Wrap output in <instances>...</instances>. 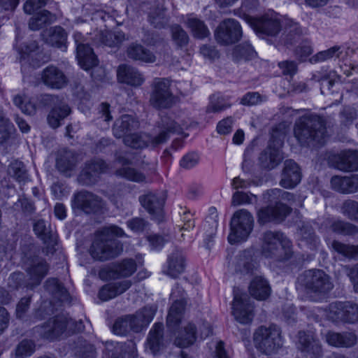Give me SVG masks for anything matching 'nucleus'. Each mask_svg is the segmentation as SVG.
<instances>
[{"instance_id": "6e6d98bb", "label": "nucleus", "mask_w": 358, "mask_h": 358, "mask_svg": "<svg viewBox=\"0 0 358 358\" xmlns=\"http://www.w3.org/2000/svg\"><path fill=\"white\" fill-rule=\"evenodd\" d=\"M8 173L19 182H24L28 178L24 164L20 161L12 162L8 169Z\"/></svg>"}, {"instance_id": "a878e982", "label": "nucleus", "mask_w": 358, "mask_h": 358, "mask_svg": "<svg viewBox=\"0 0 358 358\" xmlns=\"http://www.w3.org/2000/svg\"><path fill=\"white\" fill-rule=\"evenodd\" d=\"M20 62H27L34 67H37L41 64L45 62L43 56L41 52L38 43L36 41H31L24 44L19 50Z\"/></svg>"}, {"instance_id": "72a5a7b5", "label": "nucleus", "mask_w": 358, "mask_h": 358, "mask_svg": "<svg viewBox=\"0 0 358 358\" xmlns=\"http://www.w3.org/2000/svg\"><path fill=\"white\" fill-rule=\"evenodd\" d=\"M127 55L133 60L145 63H154L156 61V56L152 51L136 43H132L128 46Z\"/></svg>"}, {"instance_id": "e433bc0d", "label": "nucleus", "mask_w": 358, "mask_h": 358, "mask_svg": "<svg viewBox=\"0 0 358 358\" xmlns=\"http://www.w3.org/2000/svg\"><path fill=\"white\" fill-rule=\"evenodd\" d=\"M139 122L133 115L124 114L115 122L113 132L116 137L120 138L124 134L138 129Z\"/></svg>"}, {"instance_id": "c85d7f7f", "label": "nucleus", "mask_w": 358, "mask_h": 358, "mask_svg": "<svg viewBox=\"0 0 358 358\" xmlns=\"http://www.w3.org/2000/svg\"><path fill=\"white\" fill-rule=\"evenodd\" d=\"M148 21L156 29L165 28L169 22V17L166 15V8L164 0H159L151 8L148 14Z\"/></svg>"}, {"instance_id": "58836bf2", "label": "nucleus", "mask_w": 358, "mask_h": 358, "mask_svg": "<svg viewBox=\"0 0 358 358\" xmlns=\"http://www.w3.org/2000/svg\"><path fill=\"white\" fill-rule=\"evenodd\" d=\"M77 162L74 152L64 149L59 152L56 160V166L60 172L71 171L76 166Z\"/></svg>"}, {"instance_id": "680f3d73", "label": "nucleus", "mask_w": 358, "mask_h": 358, "mask_svg": "<svg viewBox=\"0 0 358 358\" xmlns=\"http://www.w3.org/2000/svg\"><path fill=\"white\" fill-rule=\"evenodd\" d=\"M27 279L22 272H15L10 275L8 279V285L12 289H18L22 287H30L27 285Z\"/></svg>"}, {"instance_id": "8fccbe9b", "label": "nucleus", "mask_w": 358, "mask_h": 358, "mask_svg": "<svg viewBox=\"0 0 358 358\" xmlns=\"http://www.w3.org/2000/svg\"><path fill=\"white\" fill-rule=\"evenodd\" d=\"M209 99L208 106L212 109L213 112L228 110L232 105L229 97L224 96L220 93L211 95Z\"/></svg>"}, {"instance_id": "bf43d9fd", "label": "nucleus", "mask_w": 358, "mask_h": 358, "mask_svg": "<svg viewBox=\"0 0 358 358\" xmlns=\"http://www.w3.org/2000/svg\"><path fill=\"white\" fill-rule=\"evenodd\" d=\"M331 245L336 252L349 259L355 258L358 254V249L354 245L344 244L338 241H334Z\"/></svg>"}, {"instance_id": "de8ad7c7", "label": "nucleus", "mask_w": 358, "mask_h": 358, "mask_svg": "<svg viewBox=\"0 0 358 358\" xmlns=\"http://www.w3.org/2000/svg\"><path fill=\"white\" fill-rule=\"evenodd\" d=\"M263 199L266 202H281V201H293L294 195L290 192H285L280 189H273L268 190L263 194Z\"/></svg>"}, {"instance_id": "f8f14e48", "label": "nucleus", "mask_w": 358, "mask_h": 358, "mask_svg": "<svg viewBox=\"0 0 358 358\" xmlns=\"http://www.w3.org/2000/svg\"><path fill=\"white\" fill-rule=\"evenodd\" d=\"M243 31L240 23L235 19L228 18L222 21L215 31L216 41L223 45L238 42Z\"/></svg>"}, {"instance_id": "20e7f679", "label": "nucleus", "mask_w": 358, "mask_h": 358, "mask_svg": "<svg viewBox=\"0 0 358 358\" xmlns=\"http://www.w3.org/2000/svg\"><path fill=\"white\" fill-rule=\"evenodd\" d=\"M262 254L274 262H284L293 255L290 240L280 231H266L262 235Z\"/></svg>"}, {"instance_id": "7c9ffc66", "label": "nucleus", "mask_w": 358, "mask_h": 358, "mask_svg": "<svg viewBox=\"0 0 358 358\" xmlns=\"http://www.w3.org/2000/svg\"><path fill=\"white\" fill-rule=\"evenodd\" d=\"M45 42L52 46L66 51L67 46L66 44L67 34L65 30L60 26L51 27L44 34Z\"/></svg>"}, {"instance_id": "f257e3e1", "label": "nucleus", "mask_w": 358, "mask_h": 358, "mask_svg": "<svg viewBox=\"0 0 358 358\" xmlns=\"http://www.w3.org/2000/svg\"><path fill=\"white\" fill-rule=\"evenodd\" d=\"M160 131L155 135L149 133L130 134L123 138L124 143L134 149H143L150 148L155 149L166 143L170 138L171 134H180L182 127L168 113L161 116V121L158 122Z\"/></svg>"}, {"instance_id": "3c124183", "label": "nucleus", "mask_w": 358, "mask_h": 358, "mask_svg": "<svg viewBox=\"0 0 358 358\" xmlns=\"http://www.w3.org/2000/svg\"><path fill=\"white\" fill-rule=\"evenodd\" d=\"M35 343L29 339H24L15 348L14 358H27L35 352Z\"/></svg>"}, {"instance_id": "473e14b6", "label": "nucleus", "mask_w": 358, "mask_h": 358, "mask_svg": "<svg viewBox=\"0 0 358 358\" xmlns=\"http://www.w3.org/2000/svg\"><path fill=\"white\" fill-rule=\"evenodd\" d=\"M131 285V282L128 280L105 285L99 292V298L101 301L110 300L126 292Z\"/></svg>"}, {"instance_id": "ddd939ff", "label": "nucleus", "mask_w": 358, "mask_h": 358, "mask_svg": "<svg viewBox=\"0 0 358 358\" xmlns=\"http://www.w3.org/2000/svg\"><path fill=\"white\" fill-rule=\"evenodd\" d=\"M67 317L57 315L50 318L47 322L35 327V331L41 338L55 341L62 335L66 336Z\"/></svg>"}, {"instance_id": "1a4fd4ad", "label": "nucleus", "mask_w": 358, "mask_h": 358, "mask_svg": "<svg viewBox=\"0 0 358 358\" xmlns=\"http://www.w3.org/2000/svg\"><path fill=\"white\" fill-rule=\"evenodd\" d=\"M311 80L320 83V92L324 96H332L333 101L337 102L342 97L338 92L336 83L340 80V76L334 70L328 67H322L319 71L312 73Z\"/></svg>"}, {"instance_id": "39448f33", "label": "nucleus", "mask_w": 358, "mask_h": 358, "mask_svg": "<svg viewBox=\"0 0 358 358\" xmlns=\"http://www.w3.org/2000/svg\"><path fill=\"white\" fill-rule=\"evenodd\" d=\"M297 285L308 294L324 296L333 288L330 276L321 269H309L303 271L297 278Z\"/></svg>"}, {"instance_id": "338daca9", "label": "nucleus", "mask_w": 358, "mask_h": 358, "mask_svg": "<svg viewBox=\"0 0 358 358\" xmlns=\"http://www.w3.org/2000/svg\"><path fill=\"white\" fill-rule=\"evenodd\" d=\"M256 196L251 193L237 191L232 196L231 203L234 206L252 203Z\"/></svg>"}, {"instance_id": "6ab92c4d", "label": "nucleus", "mask_w": 358, "mask_h": 358, "mask_svg": "<svg viewBox=\"0 0 358 358\" xmlns=\"http://www.w3.org/2000/svg\"><path fill=\"white\" fill-rule=\"evenodd\" d=\"M232 313L235 319L241 324H248L253 319V306L247 294H234Z\"/></svg>"}, {"instance_id": "0e129e2a", "label": "nucleus", "mask_w": 358, "mask_h": 358, "mask_svg": "<svg viewBox=\"0 0 358 358\" xmlns=\"http://www.w3.org/2000/svg\"><path fill=\"white\" fill-rule=\"evenodd\" d=\"M210 215L207 217L206 222L209 223V225H211L210 227V231L207 235V238H206V243L207 246H208V244L210 242L213 241V236L215 234L216 229L217 227V210L215 208H210Z\"/></svg>"}, {"instance_id": "603ef678", "label": "nucleus", "mask_w": 358, "mask_h": 358, "mask_svg": "<svg viewBox=\"0 0 358 358\" xmlns=\"http://www.w3.org/2000/svg\"><path fill=\"white\" fill-rule=\"evenodd\" d=\"M34 231L45 243L53 242L54 238L50 225L43 220H38L34 223Z\"/></svg>"}, {"instance_id": "a18cd8bd", "label": "nucleus", "mask_w": 358, "mask_h": 358, "mask_svg": "<svg viewBox=\"0 0 358 358\" xmlns=\"http://www.w3.org/2000/svg\"><path fill=\"white\" fill-rule=\"evenodd\" d=\"M73 350L79 358H95L96 356L94 346L83 338H78L75 342Z\"/></svg>"}, {"instance_id": "5fc2aeb1", "label": "nucleus", "mask_w": 358, "mask_h": 358, "mask_svg": "<svg viewBox=\"0 0 358 358\" xmlns=\"http://www.w3.org/2000/svg\"><path fill=\"white\" fill-rule=\"evenodd\" d=\"M116 174L129 180L140 182L145 180V176L134 168L124 166L116 171Z\"/></svg>"}, {"instance_id": "dca6fc26", "label": "nucleus", "mask_w": 358, "mask_h": 358, "mask_svg": "<svg viewBox=\"0 0 358 358\" xmlns=\"http://www.w3.org/2000/svg\"><path fill=\"white\" fill-rule=\"evenodd\" d=\"M275 206L268 205L257 211V221L260 224L268 222L280 223L291 213L292 208L282 202H275Z\"/></svg>"}, {"instance_id": "6e6552de", "label": "nucleus", "mask_w": 358, "mask_h": 358, "mask_svg": "<svg viewBox=\"0 0 358 358\" xmlns=\"http://www.w3.org/2000/svg\"><path fill=\"white\" fill-rule=\"evenodd\" d=\"M150 103L156 109H169L178 102V98L170 90V82L166 78H155L152 85Z\"/></svg>"}, {"instance_id": "ea45409f", "label": "nucleus", "mask_w": 358, "mask_h": 358, "mask_svg": "<svg viewBox=\"0 0 358 358\" xmlns=\"http://www.w3.org/2000/svg\"><path fill=\"white\" fill-rule=\"evenodd\" d=\"M45 287L48 292L62 303H70V295L68 291L57 279H48L45 281Z\"/></svg>"}, {"instance_id": "864d4df0", "label": "nucleus", "mask_w": 358, "mask_h": 358, "mask_svg": "<svg viewBox=\"0 0 358 358\" xmlns=\"http://www.w3.org/2000/svg\"><path fill=\"white\" fill-rule=\"evenodd\" d=\"M287 34L282 38L285 45H294L300 41L302 29L297 22H292L287 30Z\"/></svg>"}, {"instance_id": "9b49d317", "label": "nucleus", "mask_w": 358, "mask_h": 358, "mask_svg": "<svg viewBox=\"0 0 358 358\" xmlns=\"http://www.w3.org/2000/svg\"><path fill=\"white\" fill-rule=\"evenodd\" d=\"M327 317L334 322L355 323L358 320V305L350 301L331 303Z\"/></svg>"}, {"instance_id": "f3484780", "label": "nucleus", "mask_w": 358, "mask_h": 358, "mask_svg": "<svg viewBox=\"0 0 358 358\" xmlns=\"http://www.w3.org/2000/svg\"><path fill=\"white\" fill-rule=\"evenodd\" d=\"M249 22L257 34L275 36L281 29L280 20L273 14H265L258 18L250 17Z\"/></svg>"}, {"instance_id": "2f4dec72", "label": "nucleus", "mask_w": 358, "mask_h": 358, "mask_svg": "<svg viewBox=\"0 0 358 358\" xmlns=\"http://www.w3.org/2000/svg\"><path fill=\"white\" fill-rule=\"evenodd\" d=\"M147 345L154 355L164 348V325L162 323H155L150 330L147 338Z\"/></svg>"}, {"instance_id": "49530a36", "label": "nucleus", "mask_w": 358, "mask_h": 358, "mask_svg": "<svg viewBox=\"0 0 358 358\" xmlns=\"http://www.w3.org/2000/svg\"><path fill=\"white\" fill-rule=\"evenodd\" d=\"M255 55L256 52L251 44L248 42L243 43L236 46L232 52L233 59L237 62L241 60L252 59Z\"/></svg>"}, {"instance_id": "f03ea898", "label": "nucleus", "mask_w": 358, "mask_h": 358, "mask_svg": "<svg viewBox=\"0 0 358 358\" xmlns=\"http://www.w3.org/2000/svg\"><path fill=\"white\" fill-rule=\"evenodd\" d=\"M294 134L301 146H322L327 137L326 120L318 115H304L296 121Z\"/></svg>"}, {"instance_id": "0eeeda50", "label": "nucleus", "mask_w": 358, "mask_h": 358, "mask_svg": "<svg viewBox=\"0 0 358 358\" xmlns=\"http://www.w3.org/2000/svg\"><path fill=\"white\" fill-rule=\"evenodd\" d=\"M254 226L252 215L245 209H241L234 213L230 222V234L228 241L231 244H234L242 241H245Z\"/></svg>"}, {"instance_id": "e2e57ef3", "label": "nucleus", "mask_w": 358, "mask_h": 358, "mask_svg": "<svg viewBox=\"0 0 358 358\" xmlns=\"http://www.w3.org/2000/svg\"><path fill=\"white\" fill-rule=\"evenodd\" d=\"M331 228L333 231L343 235H350L356 231V227L354 225L341 220L333 222Z\"/></svg>"}, {"instance_id": "13d9d810", "label": "nucleus", "mask_w": 358, "mask_h": 358, "mask_svg": "<svg viewBox=\"0 0 358 358\" xmlns=\"http://www.w3.org/2000/svg\"><path fill=\"white\" fill-rule=\"evenodd\" d=\"M341 47L335 45L328 50L320 51L310 58V62L313 64L322 62L330 59L334 57H339Z\"/></svg>"}, {"instance_id": "4c0bfd02", "label": "nucleus", "mask_w": 358, "mask_h": 358, "mask_svg": "<svg viewBox=\"0 0 358 358\" xmlns=\"http://www.w3.org/2000/svg\"><path fill=\"white\" fill-rule=\"evenodd\" d=\"M136 270V264L134 259H125L122 262L113 264L110 268L113 278L129 277Z\"/></svg>"}, {"instance_id": "79ce46f5", "label": "nucleus", "mask_w": 358, "mask_h": 358, "mask_svg": "<svg viewBox=\"0 0 358 358\" xmlns=\"http://www.w3.org/2000/svg\"><path fill=\"white\" fill-rule=\"evenodd\" d=\"M185 24L195 38L202 39L208 37L210 34V31L203 21L193 15L187 16Z\"/></svg>"}, {"instance_id": "c9c22d12", "label": "nucleus", "mask_w": 358, "mask_h": 358, "mask_svg": "<svg viewBox=\"0 0 358 358\" xmlns=\"http://www.w3.org/2000/svg\"><path fill=\"white\" fill-rule=\"evenodd\" d=\"M250 295L257 300H265L271 294V287L268 281L262 276H256L249 286Z\"/></svg>"}, {"instance_id": "09e8293b", "label": "nucleus", "mask_w": 358, "mask_h": 358, "mask_svg": "<svg viewBox=\"0 0 358 358\" xmlns=\"http://www.w3.org/2000/svg\"><path fill=\"white\" fill-rule=\"evenodd\" d=\"M101 43L108 47H117L125 40V35L122 31H102L99 34Z\"/></svg>"}, {"instance_id": "69168bd1", "label": "nucleus", "mask_w": 358, "mask_h": 358, "mask_svg": "<svg viewBox=\"0 0 358 358\" xmlns=\"http://www.w3.org/2000/svg\"><path fill=\"white\" fill-rule=\"evenodd\" d=\"M171 32L173 39L178 45L182 47L188 43L189 36L180 25L173 26L171 27Z\"/></svg>"}, {"instance_id": "cd10ccee", "label": "nucleus", "mask_w": 358, "mask_h": 358, "mask_svg": "<svg viewBox=\"0 0 358 358\" xmlns=\"http://www.w3.org/2000/svg\"><path fill=\"white\" fill-rule=\"evenodd\" d=\"M185 256L182 250L176 249L168 257L165 273L173 278H176L182 273L185 268Z\"/></svg>"}, {"instance_id": "5701e85b", "label": "nucleus", "mask_w": 358, "mask_h": 358, "mask_svg": "<svg viewBox=\"0 0 358 358\" xmlns=\"http://www.w3.org/2000/svg\"><path fill=\"white\" fill-rule=\"evenodd\" d=\"M280 185L286 189L296 186L301 180V172L299 165L292 159H287L284 163Z\"/></svg>"}, {"instance_id": "774afa93", "label": "nucleus", "mask_w": 358, "mask_h": 358, "mask_svg": "<svg viewBox=\"0 0 358 358\" xmlns=\"http://www.w3.org/2000/svg\"><path fill=\"white\" fill-rule=\"evenodd\" d=\"M13 103L22 112H33L36 110L34 104L29 101L26 96L19 94L16 95L13 98Z\"/></svg>"}, {"instance_id": "c03bdc74", "label": "nucleus", "mask_w": 358, "mask_h": 358, "mask_svg": "<svg viewBox=\"0 0 358 358\" xmlns=\"http://www.w3.org/2000/svg\"><path fill=\"white\" fill-rule=\"evenodd\" d=\"M55 20V17L47 10H43L31 17L29 27L33 31H37Z\"/></svg>"}, {"instance_id": "a19ab883", "label": "nucleus", "mask_w": 358, "mask_h": 358, "mask_svg": "<svg viewBox=\"0 0 358 358\" xmlns=\"http://www.w3.org/2000/svg\"><path fill=\"white\" fill-rule=\"evenodd\" d=\"M257 268V263L252 259L250 250H244L238 255L235 270L241 273H250Z\"/></svg>"}, {"instance_id": "4be33fe9", "label": "nucleus", "mask_w": 358, "mask_h": 358, "mask_svg": "<svg viewBox=\"0 0 358 358\" xmlns=\"http://www.w3.org/2000/svg\"><path fill=\"white\" fill-rule=\"evenodd\" d=\"M49 265L46 261L42 258L34 259L30 266L27 267V285L31 289L39 285L42 280L48 274Z\"/></svg>"}, {"instance_id": "7ed1b4c3", "label": "nucleus", "mask_w": 358, "mask_h": 358, "mask_svg": "<svg viewBox=\"0 0 358 358\" xmlns=\"http://www.w3.org/2000/svg\"><path fill=\"white\" fill-rule=\"evenodd\" d=\"M124 236V231L117 226L103 229L96 236L90 247V252L92 257L102 262L117 257L122 252L123 246L115 236Z\"/></svg>"}, {"instance_id": "052dcab7", "label": "nucleus", "mask_w": 358, "mask_h": 358, "mask_svg": "<svg viewBox=\"0 0 358 358\" xmlns=\"http://www.w3.org/2000/svg\"><path fill=\"white\" fill-rule=\"evenodd\" d=\"M130 325L128 315L118 317L113 325L112 331L120 336L127 335L132 331Z\"/></svg>"}, {"instance_id": "c756f323", "label": "nucleus", "mask_w": 358, "mask_h": 358, "mask_svg": "<svg viewBox=\"0 0 358 358\" xmlns=\"http://www.w3.org/2000/svg\"><path fill=\"white\" fill-rule=\"evenodd\" d=\"M282 159V157L280 150L270 144L261 152L259 162L262 169L271 170L280 163Z\"/></svg>"}, {"instance_id": "4d7b16f0", "label": "nucleus", "mask_w": 358, "mask_h": 358, "mask_svg": "<svg viewBox=\"0 0 358 358\" xmlns=\"http://www.w3.org/2000/svg\"><path fill=\"white\" fill-rule=\"evenodd\" d=\"M15 131L13 124L0 113V144L6 142Z\"/></svg>"}, {"instance_id": "aec40b11", "label": "nucleus", "mask_w": 358, "mask_h": 358, "mask_svg": "<svg viewBox=\"0 0 358 358\" xmlns=\"http://www.w3.org/2000/svg\"><path fill=\"white\" fill-rule=\"evenodd\" d=\"M297 348L307 358H320L323 355L320 341L310 332H299Z\"/></svg>"}, {"instance_id": "393cba45", "label": "nucleus", "mask_w": 358, "mask_h": 358, "mask_svg": "<svg viewBox=\"0 0 358 358\" xmlns=\"http://www.w3.org/2000/svg\"><path fill=\"white\" fill-rule=\"evenodd\" d=\"M42 81L48 87L62 89L67 83V78L64 72L57 66H47L42 73Z\"/></svg>"}, {"instance_id": "2eb2a0df", "label": "nucleus", "mask_w": 358, "mask_h": 358, "mask_svg": "<svg viewBox=\"0 0 358 358\" xmlns=\"http://www.w3.org/2000/svg\"><path fill=\"white\" fill-rule=\"evenodd\" d=\"M76 45V58L80 67L88 71L98 64V59L92 48L85 43L84 36L80 32L76 31L73 35Z\"/></svg>"}, {"instance_id": "423d86ee", "label": "nucleus", "mask_w": 358, "mask_h": 358, "mask_svg": "<svg viewBox=\"0 0 358 358\" xmlns=\"http://www.w3.org/2000/svg\"><path fill=\"white\" fill-rule=\"evenodd\" d=\"M255 348L262 353L270 355L282 346L280 328L275 324L260 326L253 334Z\"/></svg>"}, {"instance_id": "b1692460", "label": "nucleus", "mask_w": 358, "mask_h": 358, "mask_svg": "<svg viewBox=\"0 0 358 358\" xmlns=\"http://www.w3.org/2000/svg\"><path fill=\"white\" fill-rule=\"evenodd\" d=\"M156 313V308L154 306H145L134 314L127 315L132 331L138 333L152 320Z\"/></svg>"}, {"instance_id": "412c9836", "label": "nucleus", "mask_w": 358, "mask_h": 358, "mask_svg": "<svg viewBox=\"0 0 358 358\" xmlns=\"http://www.w3.org/2000/svg\"><path fill=\"white\" fill-rule=\"evenodd\" d=\"M108 166L101 159H94L85 164L79 175V182L83 185H91L97 182L100 174L106 172Z\"/></svg>"}, {"instance_id": "37998d69", "label": "nucleus", "mask_w": 358, "mask_h": 358, "mask_svg": "<svg viewBox=\"0 0 358 358\" xmlns=\"http://www.w3.org/2000/svg\"><path fill=\"white\" fill-rule=\"evenodd\" d=\"M196 328L192 323H189L185 327L175 340V343L180 348H187L196 341Z\"/></svg>"}, {"instance_id": "f704fd0d", "label": "nucleus", "mask_w": 358, "mask_h": 358, "mask_svg": "<svg viewBox=\"0 0 358 358\" xmlns=\"http://www.w3.org/2000/svg\"><path fill=\"white\" fill-rule=\"evenodd\" d=\"M171 297L174 300L173 303L171 306L166 318L167 326L175 327L179 324L182 317L186 302L183 299H175L177 296L176 291H173Z\"/></svg>"}, {"instance_id": "a211bd4d", "label": "nucleus", "mask_w": 358, "mask_h": 358, "mask_svg": "<svg viewBox=\"0 0 358 358\" xmlns=\"http://www.w3.org/2000/svg\"><path fill=\"white\" fill-rule=\"evenodd\" d=\"M142 206L157 221L162 220L163 207L165 203V195L163 192H148L139 196Z\"/></svg>"}, {"instance_id": "bb28decb", "label": "nucleus", "mask_w": 358, "mask_h": 358, "mask_svg": "<svg viewBox=\"0 0 358 358\" xmlns=\"http://www.w3.org/2000/svg\"><path fill=\"white\" fill-rule=\"evenodd\" d=\"M117 77L120 83L134 87L140 86L144 82L143 75L136 68L127 64L119 66Z\"/></svg>"}, {"instance_id": "9d476101", "label": "nucleus", "mask_w": 358, "mask_h": 358, "mask_svg": "<svg viewBox=\"0 0 358 358\" xmlns=\"http://www.w3.org/2000/svg\"><path fill=\"white\" fill-rule=\"evenodd\" d=\"M71 205L74 210H81L86 214L101 212L106 207V203L102 198L87 191H80L75 194Z\"/></svg>"}, {"instance_id": "4468645a", "label": "nucleus", "mask_w": 358, "mask_h": 358, "mask_svg": "<svg viewBox=\"0 0 358 358\" xmlns=\"http://www.w3.org/2000/svg\"><path fill=\"white\" fill-rule=\"evenodd\" d=\"M328 164L330 167L341 171H356L358 170V152L349 149L332 153L328 157Z\"/></svg>"}]
</instances>
